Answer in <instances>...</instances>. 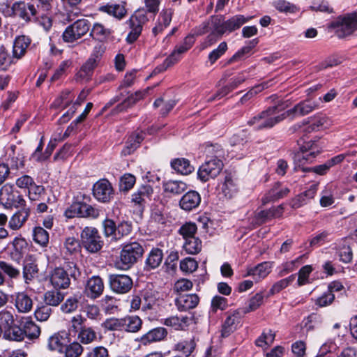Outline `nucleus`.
Returning a JSON list of instances; mask_svg holds the SVG:
<instances>
[{
  "label": "nucleus",
  "instance_id": "f257e3e1",
  "mask_svg": "<svg viewBox=\"0 0 357 357\" xmlns=\"http://www.w3.org/2000/svg\"><path fill=\"white\" fill-rule=\"evenodd\" d=\"M67 270L62 267H56L50 273V282L56 290L68 289L70 284V278L77 279L80 272L75 264L69 262Z\"/></svg>",
  "mask_w": 357,
  "mask_h": 357
},
{
  "label": "nucleus",
  "instance_id": "f03ea898",
  "mask_svg": "<svg viewBox=\"0 0 357 357\" xmlns=\"http://www.w3.org/2000/svg\"><path fill=\"white\" fill-rule=\"evenodd\" d=\"M330 28L335 29L339 38H343L357 31V12L340 15L333 21Z\"/></svg>",
  "mask_w": 357,
  "mask_h": 357
},
{
  "label": "nucleus",
  "instance_id": "7ed1b4c3",
  "mask_svg": "<svg viewBox=\"0 0 357 357\" xmlns=\"http://www.w3.org/2000/svg\"><path fill=\"white\" fill-rule=\"evenodd\" d=\"M143 253L144 248L138 242L124 245L120 253V260L117 263L118 268L122 270L130 268L142 257Z\"/></svg>",
  "mask_w": 357,
  "mask_h": 357
},
{
  "label": "nucleus",
  "instance_id": "20e7f679",
  "mask_svg": "<svg viewBox=\"0 0 357 357\" xmlns=\"http://www.w3.org/2000/svg\"><path fill=\"white\" fill-rule=\"evenodd\" d=\"M91 23L84 18L79 19L68 26L62 33L65 43H74L85 36L90 30Z\"/></svg>",
  "mask_w": 357,
  "mask_h": 357
},
{
  "label": "nucleus",
  "instance_id": "39448f33",
  "mask_svg": "<svg viewBox=\"0 0 357 357\" xmlns=\"http://www.w3.org/2000/svg\"><path fill=\"white\" fill-rule=\"evenodd\" d=\"M223 166L222 161L217 156L211 157L199 167L197 171L198 178L202 182L213 179L220 174Z\"/></svg>",
  "mask_w": 357,
  "mask_h": 357
},
{
  "label": "nucleus",
  "instance_id": "423d86ee",
  "mask_svg": "<svg viewBox=\"0 0 357 357\" xmlns=\"http://www.w3.org/2000/svg\"><path fill=\"white\" fill-rule=\"evenodd\" d=\"M80 237L84 248L89 252L96 253L103 246L102 238L96 227H84L81 232Z\"/></svg>",
  "mask_w": 357,
  "mask_h": 357
},
{
  "label": "nucleus",
  "instance_id": "0eeeda50",
  "mask_svg": "<svg viewBox=\"0 0 357 357\" xmlns=\"http://www.w3.org/2000/svg\"><path fill=\"white\" fill-rule=\"evenodd\" d=\"M0 203L6 208H22L26 205L23 197L15 192L13 185L6 184L0 189Z\"/></svg>",
  "mask_w": 357,
  "mask_h": 357
},
{
  "label": "nucleus",
  "instance_id": "6e6552de",
  "mask_svg": "<svg viewBox=\"0 0 357 357\" xmlns=\"http://www.w3.org/2000/svg\"><path fill=\"white\" fill-rule=\"evenodd\" d=\"M101 210L96 206L84 202H75L65 211V215L68 218L75 216L96 219L100 216Z\"/></svg>",
  "mask_w": 357,
  "mask_h": 357
},
{
  "label": "nucleus",
  "instance_id": "1a4fd4ad",
  "mask_svg": "<svg viewBox=\"0 0 357 357\" xmlns=\"http://www.w3.org/2000/svg\"><path fill=\"white\" fill-rule=\"evenodd\" d=\"M148 21L146 12L144 10L136 11L130 18L128 23L130 31L126 37L128 43H133L140 36L144 24Z\"/></svg>",
  "mask_w": 357,
  "mask_h": 357
},
{
  "label": "nucleus",
  "instance_id": "9d476101",
  "mask_svg": "<svg viewBox=\"0 0 357 357\" xmlns=\"http://www.w3.org/2000/svg\"><path fill=\"white\" fill-rule=\"evenodd\" d=\"M284 109L281 105H275L268 107L260 113L261 128L262 129L271 128L277 123L285 119L284 112L280 114Z\"/></svg>",
  "mask_w": 357,
  "mask_h": 357
},
{
  "label": "nucleus",
  "instance_id": "9b49d317",
  "mask_svg": "<svg viewBox=\"0 0 357 357\" xmlns=\"http://www.w3.org/2000/svg\"><path fill=\"white\" fill-rule=\"evenodd\" d=\"M319 152L317 144L313 141H309L300 147V151L294 154V162L298 167L305 165V162H312Z\"/></svg>",
  "mask_w": 357,
  "mask_h": 357
},
{
  "label": "nucleus",
  "instance_id": "f8f14e48",
  "mask_svg": "<svg viewBox=\"0 0 357 357\" xmlns=\"http://www.w3.org/2000/svg\"><path fill=\"white\" fill-rule=\"evenodd\" d=\"M11 10L14 16L21 18L25 22L31 20V16H36L41 12L37 9L35 3H26L23 1H19L13 3Z\"/></svg>",
  "mask_w": 357,
  "mask_h": 357
},
{
  "label": "nucleus",
  "instance_id": "ddd939ff",
  "mask_svg": "<svg viewBox=\"0 0 357 357\" xmlns=\"http://www.w3.org/2000/svg\"><path fill=\"white\" fill-rule=\"evenodd\" d=\"M93 195L98 202L107 203L113 198L114 191L108 180L100 179L93 184Z\"/></svg>",
  "mask_w": 357,
  "mask_h": 357
},
{
  "label": "nucleus",
  "instance_id": "4468645a",
  "mask_svg": "<svg viewBox=\"0 0 357 357\" xmlns=\"http://www.w3.org/2000/svg\"><path fill=\"white\" fill-rule=\"evenodd\" d=\"M109 284L114 292L123 294L130 291L133 283L131 278L127 275L113 274L109 276Z\"/></svg>",
  "mask_w": 357,
  "mask_h": 357
},
{
  "label": "nucleus",
  "instance_id": "2eb2a0df",
  "mask_svg": "<svg viewBox=\"0 0 357 357\" xmlns=\"http://www.w3.org/2000/svg\"><path fill=\"white\" fill-rule=\"evenodd\" d=\"M318 104L315 101L306 100L296 104L293 108L284 112L285 119L289 118L291 120L296 117L302 116L310 114L315 110Z\"/></svg>",
  "mask_w": 357,
  "mask_h": 357
},
{
  "label": "nucleus",
  "instance_id": "dca6fc26",
  "mask_svg": "<svg viewBox=\"0 0 357 357\" xmlns=\"http://www.w3.org/2000/svg\"><path fill=\"white\" fill-rule=\"evenodd\" d=\"M104 288L102 278L99 276L93 275L86 281L84 293L88 298L96 299L102 295Z\"/></svg>",
  "mask_w": 357,
  "mask_h": 357
},
{
  "label": "nucleus",
  "instance_id": "f3484780",
  "mask_svg": "<svg viewBox=\"0 0 357 357\" xmlns=\"http://www.w3.org/2000/svg\"><path fill=\"white\" fill-rule=\"evenodd\" d=\"M20 270L13 264L6 261L0 260V287L6 282V276L11 280L20 277Z\"/></svg>",
  "mask_w": 357,
  "mask_h": 357
},
{
  "label": "nucleus",
  "instance_id": "a211bd4d",
  "mask_svg": "<svg viewBox=\"0 0 357 357\" xmlns=\"http://www.w3.org/2000/svg\"><path fill=\"white\" fill-rule=\"evenodd\" d=\"M199 298L195 294L178 296L175 300L177 309L181 312H185L193 309L199 304Z\"/></svg>",
  "mask_w": 357,
  "mask_h": 357
},
{
  "label": "nucleus",
  "instance_id": "6ab92c4d",
  "mask_svg": "<svg viewBox=\"0 0 357 357\" xmlns=\"http://www.w3.org/2000/svg\"><path fill=\"white\" fill-rule=\"evenodd\" d=\"M200 202V195L197 191L190 190L181 197L179 206L183 210L190 211L198 207Z\"/></svg>",
  "mask_w": 357,
  "mask_h": 357
},
{
  "label": "nucleus",
  "instance_id": "aec40b11",
  "mask_svg": "<svg viewBox=\"0 0 357 357\" xmlns=\"http://www.w3.org/2000/svg\"><path fill=\"white\" fill-rule=\"evenodd\" d=\"M289 192V189L282 185L280 183H275L272 188L262 198L263 204L276 201L286 197Z\"/></svg>",
  "mask_w": 357,
  "mask_h": 357
},
{
  "label": "nucleus",
  "instance_id": "412c9836",
  "mask_svg": "<svg viewBox=\"0 0 357 357\" xmlns=\"http://www.w3.org/2000/svg\"><path fill=\"white\" fill-rule=\"evenodd\" d=\"M240 323V313L234 311L231 314H228L222 326L221 335L227 337L230 335L236 328Z\"/></svg>",
  "mask_w": 357,
  "mask_h": 357
},
{
  "label": "nucleus",
  "instance_id": "4be33fe9",
  "mask_svg": "<svg viewBox=\"0 0 357 357\" xmlns=\"http://www.w3.org/2000/svg\"><path fill=\"white\" fill-rule=\"evenodd\" d=\"M167 331L163 327H157L150 330L140 338V342L146 345L148 344L163 340L167 335Z\"/></svg>",
  "mask_w": 357,
  "mask_h": 357
},
{
  "label": "nucleus",
  "instance_id": "5701e85b",
  "mask_svg": "<svg viewBox=\"0 0 357 357\" xmlns=\"http://www.w3.org/2000/svg\"><path fill=\"white\" fill-rule=\"evenodd\" d=\"M29 216V209L22 207L15 212L8 220V227L14 231L20 229L27 220Z\"/></svg>",
  "mask_w": 357,
  "mask_h": 357
},
{
  "label": "nucleus",
  "instance_id": "b1692460",
  "mask_svg": "<svg viewBox=\"0 0 357 357\" xmlns=\"http://www.w3.org/2000/svg\"><path fill=\"white\" fill-rule=\"evenodd\" d=\"M153 190L151 185H143L132 195V202L136 205L143 206L147 200L151 199Z\"/></svg>",
  "mask_w": 357,
  "mask_h": 357
},
{
  "label": "nucleus",
  "instance_id": "393cba45",
  "mask_svg": "<svg viewBox=\"0 0 357 357\" xmlns=\"http://www.w3.org/2000/svg\"><path fill=\"white\" fill-rule=\"evenodd\" d=\"M15 306L17 311L21 313H26L33 307L31 298L24 292H18L15 296Z\"/></svg>",
  "mask_w": 357,
  "mask_h": 357
},
{
  "label": "nucleus",
  "instance_id": "a878e982",
  "mask_svg": "<svg viewBox=\"0 0 357 357\" xmlns=\"http://www.w3.org/2000/svg\"><path fill=\"white\" fill-rule=\"evenodd\" d=\"M77 340L80 344H91L98 340V333L93 327L81 326L77 331Z\"/></svg>",
  "mask_w": 357,
  "mask_h": 357
},
{
  "label": "nucleus",
  "instance_id": "bb28decb",
  "mask_svg": "<svg viewBox=\"0 0 357 357\" xmlns=\"http://www.w3.org/2000/svg\"><path fill=\"white\" fill-rule=\"evenodd\" d=\"M31 39L26 36H17L13 45V55L15 58L20 59L24 55L26 49L31 44Z\"/></svg>",
  "mask_w": 357,
  "mask_h": 357
},
{
  "label": "nucleus",
  "instance_id": "cd10ccee",
  "mask_svg": "<svg viewBox=\"0 0 357 357\" xmlns=\"http://www.w3.org/2000/svg\"><path fill=\"white\" fill-rule=\"evenodd\" d=\"M171 167L178 173L183 175L190 174L195 169L190 162L183 158L173 160L171 162Z\"/></svg>",
  "mask_w": 357,
  "mask_h": 357
},
{
  "label": "nucleus",
  "instance_id": "c85d7f7f",
  "mask_svg": "<svg viewBox=\"0 0 357 357\" xmlns=\"http://www.w3.org/2000/svg\"><path fill=\"white\" fill-rule=\"evenodd\" d=\"M162 251L159 248H153L146 259V269L149 271L156 268L162 263Z\"/></svg>",
  "mask_w": 357,
  "mask_h": 357
},
{
  "label": "nucleus",
  "instance_id": "c756f323",
  "mask_svg": "<svg viewBox=\"0 0 357 357\" xmlns=\"http://www.w3.org/2000/svg\"><path fill=\"white\" fill-rule=\"evenodd\" d=\"M271 262H262L257 266L249 269L248 275L253 276L256 280H261L265 278L271 273Z\"/></svg>",
  "mask_w": 357,
  "mask_h": 357
},
{
  "label": "nucleus",
  "instance_id": "7c9ffc66",
  "mask_svg": "<svg viewBox=\"0 0 357 357\" xmlns=\"http://www.w3.org/2000/svg\"><path fill=\"white\" fill-rule=\"evenodd\" d=\"M196 343L193 340H183L174 345L173 350L185 357H189L194 351Z\"/></svg>",
  "mask_w": 357,
  "mask_h": 357
},
{
  "label": "nucleus",
  "instance_id": "2f4dec72",
  "mask_svg": "<svg viewBox=\"0 0 357 357\" xmlns=\"http://www.w3.org/2000/svg\"><path fill=\"white\" fill-rule=\"evenodd\" d=\"M188 50L182 44L175 47L172 53L164 61L161 65L162 70H165L169 67L175 64L181 59V55L186 52Z\"/></svg>",
  "mask_w": 357,
  "mask_h": 357
},
{
  "label": "nucleus",
  "instance_id": "473e14b6",
  "mask_svg": "<svg viewBox=\"0 0 357 357\" xmlns=\"http://www.w3.org/2000/svg\"><path fill=\"white\" fill-rule=\"evenodd\" d=\"M252 17H245L243 15H236L225 21L226 32H232L238 29L243 24L250 21Z\"/></svg>",
  "mask_w": 357,
  "mask_h": 357
},
{
  "label": "nucleus",
  "instance_id": "72a5a7b5",
  "mask_svg": "<svg viewBox=\"0 0 357 357\" xmlns=\"http://www.w3.org/2000/svg\"><path fill=\"white\" fill-rule=\"evenodd\" d=\"M164 191L174 195H178L187 190L185 183L181 181H168L163 184Z\"/></svg>",
  "mask_w": 357,
  "mask_h": 357
},
{
  "label": "nucleus",
  "instance_id": "f704fd0d",
  "mask_svg": "<svg viewBox=\"0 0 357 357\" xmlns=\"http://www.w3.org/2000/svg\"><path fill=\"white\" fill-rule=\"evenodd\" d=\"M23 328L14 324L3 331L6 340L20 342L24 340Z\"/></svg>",
  "mask_w": 357,
  "mask_h": 357
},
{
  "label": "nucleus",
  "instance_id": "c9c22d12",
  "mask_svg": "<svg viewBox=\"0 0 357 357\" xmlns=\"http://www.w3.org/2000/svg\"><path fill=\"white\" fill-rule=\"evenodd\" d=\"M100 10L121 20L125 17L126 10L123 4H107L102 6Z\"/></svg>",
  "mask_w": 357,
  "mask_h": 357
},
{
  "label": "nucleus",
  "instance_id": "e433bc0d",
  "mask_svg": "<svg viewBox=\"0 0 357 357\" xmlns=\"http://www.w3.org/2000/svg\"><path fill=\"white\" fill-rule=\"evenodd\" d=\"M202 248V241L196 236L185 239L183 245V250L189 255H196L199 253Z\"/></svg>",
  "mask_w": 357,
  "mask_h": 357
},
{
  "label": "nucleus",
  "instance_id": "4c0bfd02",
  "mask_svg": "<svg viewBox=\"0 0 357 357\" xmlns=\"http://www.w3.org/2000/svg\"><path fill=\"white\" fill-rule=\"evenodd\" d=\"M148 89H146L143 91H138L135 92L134 94H132L130 96H128L123 101V103L119 105L116 107L117 110L121 112V111L132 106L133 105H135L137 101H139V100L142 99L144 97V96L148 92Z\"/></svg>",
  "mask_w": 357,
  "mask_h": 357
},
{
  "label": "nucleus",
  "instance_id": "58836bf2",
  "mask_svg": "<svg viewBox=\"0 0 357 357\" xmlns=\"http://www.w3.org/2000/svg\"><path fill=\"white\" fill-rule=\"evenodd\" d=\"M142 321L138 316H128L123 318V331L135 333L142 327Z\"/></svg>",
  "mask_w": 357,
  "mask_h": 357
},
{
  "label": "nucleus",
  "instance_id": "ea45409f",
  "mask_svg": "<svg viewBox=\"0 0 357 357\" xmlns=\"http://www.w3.org/2000/svg\"><path fill=\"white\" fill-rule=\"evenodd\" d=\"M38 268L34 262H26L23 265L22 275L24 282L29 284L37 275Z\"/></svg>",
  "mask_w": 357,
  "mask_h": 357
},
{
  "label": "nucleus",
  "instance_id": "a19ab883",
  "mask_svg": "<svg viewBox=\"0 0 357 357\" xmlns=\"http://www.w3.org/2000/svg\"><path fill=\"white\" fill-rule=\"evenodd\" d=\"M24 338L26 337L29 340L37 339L40 334V329L33 321H26L23 325Z\"/></svg>",
  "mask_w": 357,
  "mask_h": 357
},
{
  "label": "nucleus",
  "instance_id": "79ce46f5",
  "mask_svg": "<svg viewBox=\"0 0 357 357\" xmlns=\"http://www.w3.org/2000/svg\"><path fill=\"white\" fill-rule=\"evenodd\" d=\"M63 298V294L56 289L47 291L44 295L45 303L49 307L59 305Z\"/></svg>",
  "mask_w": 357,
  "mask_h": 357
},
{
  "label": "nucleus",
  "instance_id": "37998d69",
  "mask_svg": "<svg viewBox=\"0 0 357 357\" xmlns=\"http://www.w3.org/2000/svg\"><path fill=\"white\" fill-rule=\"evenodd\" d=\"M66 344V338L59 333L53 335L48 340V347L52 351L62 352Z\"/></svg>",
  "mask_w": 357,
  "mask_h": 357
},
{
  "label": "nucleus",
  "instance_id": "c03bdc74",
  "mask_svg": "<svg viewBox=\"0 0 357 357\" xmlns=\"http://www.w3.org/2000/svg\"><path fill=\"white\" fill-rule=\"evenodd\" d=\"M295 280V275H291L274 283L268 291V296L278 294L290 285Z\"/></svg>",
  "mask_w": 357,
  "mask_h": 357
},
{
  "label": "nucleus",
  "instance_id": "a18cd8bd",
  "mask_svg": "<svg viewBox=\"0 0 357 357\" xmlns=\"http://www.w3.org/2000/svg\"><path fill=\"white\" fill-rule=\"evenodd\" d=\"M222 192L225 197L231 199L237 192L236 185L231 176H226L222 186Z\"/></svg>",
  "mask_w": 357,
  "mask_h": 357
},
{
  "label": "nucleus",
  "instance_id": "49530a36",
  "mask_svg": "<svg viewBox=\"0 0 357 357\" xmlns=\"http://www.w3.org/2000/svg\"><path fill=\"white\" fill-rule=\"evenodd\" d=\"M111 34V31L109 29H106L100 23H95L90 32V36L93 38L99 40H102L109 37Z\"/></svg>",
  "mask_w": 357,
  "mask_h": 357
},
{
  "label": "nucleus",
  "instance_id": "de8ad7c7",
  "mask_svg": "<svg viewBox=\"0 0 357 357\" xmlns=\"http://www.w3.org/2000/svg\"><path fill=\"white\" fill-rule=\"evenodd\" d=\"M96 66V60L95 58H89L82 66L77 73V77L81 79H88L92 74L93 70Z\"/></svg>",
  "mask_w": 357,
  "mask_h": 357
},
{
  "label": "nucleus",
  "instance_id": "09e8293b",
  "mask_svg": "<svg viewBox=\"0 0 357 357\" xmlns=\"http://www.w3.org/2000/svg\"><path fill=\"white\" fill-rule=\"evenodd\" d=\"M80 298V295H73L72 296H70L61 305V311L64 313H71L75 312L78 307Z\"/></svg>",
  "mask_w": 357,
  "mask_h": 357
},
{
  "label": "nucleus",
  "instance_id": "8fccbe9b",
  "mask_svg": "<svg viewBox=\"0 0 357 357\" xmlns=\"http://www.w3.org/2000/svg\"><path fill=\"white\" fill-rule=\"evenodd\" d=\"M15 324L13 310L5 309L0 312V326L3 331Z\"/></svg>",
  "mask_w": 357,
  "mask_h": 357
},
{
  "label": "nucleus",
  "instance_id": "3c124183",
  "mask_svg": "<svg viewBox=\"0 0 357 357\" xmlns=\"http://www.w3.org/2000/svg\"><path fill=\"white\" fill-rule=\"evenodd\" d=\"M101 326L107 331H123V318H109L101 324Z\"/></svg>",
  "mask_w": 357,
  "mask_h": 357
},
{
  "label": "nucleus",
  "instance_id": "603ef678",
  "mask_svg": "<svg viewBox=\"0 0 357 357\" xmlns=\"http://www.w3.org/2000/svg\"><path fill=\"white\" fill-rule=\"evenodd\" d=\"M33 240L41 246H46L49 242V233L41 227H36L33 229Z\"/></svg>",
  "mask_w": 357,
  "mask_h": 357
},
{
  "label": "nucleus",
  "instance_id": "864d4df0",
  "mask_svg": "<svg viewBox=\"0 0 357 357\" xmlns=\"http://www.w3.org/2000/svg\"><path fill=\"white\" fill-rule=\"evenodd\" d=\"M102 227L105 236L116 241L117 225L114 221L107 218L102 222Z\"/></svg>",
  "mask_w": 357,
  "mask_h": 357
},
{
  "label": "nucleus",
  "instance_id": "5fc2aeb1",
  "mask_svg": "<svg viewBox=\"0 0 357 357\" xmlns=\"http://www.w3.org/2000/svg\"><path fill=\"white\" fill-rule=\"evenodd\" d=\"M273 6L281 13H294L297 11L296 6L285 0H275Z\"/></svg>",
  "mask_w": 357,
  "mask_h": 357
},
{
  "label": "nucleus",
  "instance_id": "6e6d98bb",
  "mask_svg": "<svg viewBox=\"0 0 357 357\" xmlns=\"http://www.w3.org/2000/svg\"><path fill=\"white\" fill-rule=\"evenodd\" d=\"M275 333L272 331H264L256 340L255 344L257 347H266L271 345L275 340Z\"/></svg>",
  "mask_w": 357,
  "mask_h": 357
},
{
  "label": "nucleus",
  "instance_id": "4d7b16f0",
  "mask_svg": "<svg viewBox=\"0 0 357 357\" xmlns=\"http://www.w3.org/2000/svg\"><path fill=\"white\" fill-rule=\"evenodd\" d=\"M64 348L66 357H79L84 351L81 344L75 341L68 345L66 344Z\"/></svg>",
  "mask_w": 357,
  "mask_h": 357
},
{
  "label": "nucleus",
  "instance_id": "13d9d810",
  "mask_svg": "<svg viewBox=\"0 0 357 357\" xmlns=\"http://www.w3.org/2000/svg\"><path fill=\"white\" fill-rule=\"evenodd\" d=\"M64 248L70 255L77 254L81 250V245L75 237H68L64 242Z\"/></svg>",
  "mask_w": 357,
  "mask_h": 357
},
{
  "label": "nucleus",
  "instance_id": "bf43d9fd",
  "mask_svg": "<svg viewBox=\"0 0 357 357\" xmlns=\"http://www.w3.org/2000/svg\"><path fill=\"white\" fill-rule=\"evenodd\" d=\"M211 24L213 29L214 33L218 34L219 36H222L225 33H226L225 29V21L224 20L222 16H213L211 18Z\"/></svg>",
  "mask_w": 357,
  "mask_h": 357
},
{
  "label": "nucleus",
  "instance_id": "052dcab7",
  "mask_svg": "<svg viewBox=\"0 0 357 357\" xmlns=\"http://www.w3.org/2000/svg\"><path fill=\"white\" fill-rule=\"evenodd\" d=\"M258 42L259 40L257 38H255L249 41L248 45L242 47L236 53H235L229 60L228 63H231L235 61H237L243 57L244 54L249 53L251 50L257 45Z\"/></svg>",
  "mask_w": 357,
  "mask_h": 357
},
{
  "label": "nucleus",
  "instance_id": "680f3d73",
  "mask_svg": "<svg viewBox=\"0 0 357 357\" xmlns=\"http://www.w3.org/2000/svg\"><path fill=\"white\" fill-rule=\"evenodd\" d=\"M197 227L195 223L186 222L180 227L178 232L183 236V239L185 240L195 237V235L197 232Z\"/></svg>",
  "mask_w": 357,
  "mask_h": 357
},
{
  "label": "nucleus",
  "instance_id": "e2e57ef3",
  "mask_svg": "<svg viewBox=\"0 0 357 357\" xmlns=\"http://www.w3.org/2000/svg\"><path fill=\"white\" fill-rule=\"evenodd\" d=\"M86 317L91 320L100 321L101 319V313L99 307L96 305H86L82 310Z\"/></svg>",
  "mask_w": 357,
  "mask_h": 357
},
{
  "label": "nucleus",
  "instance_id": "0e129e2a",
  "mask_svg": "<svg viewBox=\"0 0 357 357\" xmlns=\"http://www.w3.org/2000/svg\"><path fill=\"white\" fill-rule=\"evenodd\" d=\"M175 105V100H169L165 102L161 98L156 99L153 103V106L155 108L162 106L160 110V113L162 116L167 115L173 109Z\"/></svg>",
  "mask_w": 357,
  "mask_h": 357
},
{
  "label": "nucleus",
  "instance_id": "69168bd1",
  "mask_svg": "<svg viewBox=\"0 0 357 357\" xmlns=\"http://www.w3.org/2000/svg\"><path fill=\"white\" fill-rule=\"evenodd\" d=\"M136 181L135 176L131 174H125L121 177L119 187L123 191H128L132 188Z\"/></svg>",
  "mask_w": 357,
  "mask_h": 357
},
{
  "label": "nucleus",
  "instance_id": "338daca9",
  "mask_svg": "<svg viewBox=\"0 0 357 357\" xmlns=\"http://www.w3.org/2000/svg\"><path fill=\"white\" fill-rule=\"evenodd\" d=\"M326 123V117L324 116H317L313 118L310 125L303 128L304 132H311L319 130L320 127Z\"/></svg>",
  "mask_w": 357,
  "mask_h": 357
},
{
  "label": "nucleus",
  "instance_id": "774afa93",
  "mask_svg": "<svg viewBox=\"0 0 357 357\" xmlns=\"http://www.w3.org/2000/svg\"><path fill=\"white\" fill-rule=\"evenodd\" d=\"M227 44L226 42H222L218 47L213 50L208 54V61L213 64L219 58H220L227 51Z\"/></svg>",
  "mask_w": 357,
  "mask_h": 357
}]
</instances>
